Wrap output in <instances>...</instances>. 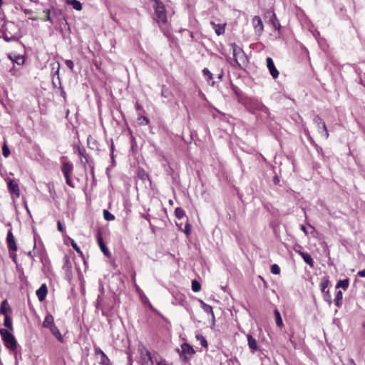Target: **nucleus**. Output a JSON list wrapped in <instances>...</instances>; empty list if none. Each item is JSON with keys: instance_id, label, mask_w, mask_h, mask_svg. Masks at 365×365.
I'll return each instance as SVG.
<instances>
[{"instance_id": "obj_58", "label": "nucleus", "mask_w": 365, "mask_h": 365, "mask_svg": "<svg viewBox=\"0 0 365 365\" xmlns=\"http://www.w3.org/2000/svg\"><path fill=\"white\" fill-rule=\"evenodd\" d=\"M222 76H223V72H221V73L218 75V78H219L220 80H221V79H222Z\"/></svg>"}, {"instance_id": "obj_25", "label": "nucleus", "mask_w": 365, "mask_h": 365, "mask_svg": "<svg viewBox=\"0 0 365 365\" xmlns=\"http://www.w3.org/2000/svg\"><path fill=\"white\" fill-rule=\"evenodd\" d=\"M349 278H346L344 279L339 280L336 285V288L338 289V288L341 287L344 290H346L349 287Z\"/></svg>"}, {"instance_id": "obj_46", "label": "nucleus", "mask_w": 365, "mask_h": 365, "mask_svg": "<svg viewBox=\"0 0 365 365\" xmlns=\"http://www.w3.org/2000/svg\"><path fill=\"white\" fill-rule=\"evenodd\" d=\"M4 39L6 41V42H10L13 40H16V38L15 36H8L7 35H4Z\"/></svg>"}, {"instance_id": "obj_2", "label": "nucleus", "mask_w": 365, "mask_h": 365, "mask_svg": "<svg viewBox=\"0 0 365 365\" xmlns=\"http://www.w3.org/2000/svg\"><path fill=\"white\" fill-rule=\"evenodd\" d=\"M232 49L233 59L230 62L231 65L234 67H240L241 62H244L246 56L242 49L237 46L235 43L231 44Z\"/></svg>"}, {"instance_id": "obj_24", "label": "nucleus", "mask_w": 365, "mask_h": 365, "mask_svg": "<svg viewBox=\"0 0 365 365\" xmlns=\"http://www.w3.org/2000/svg\"><path fill=\"white\" fill-rule=\"evenodd\" d=\"M342 299H343L342 292L341 290L337 291L334 302V304L339 308L341 307V306L342 305Z\"/></svg>"}, {"instance_id": "obj_28", "label": "nucleus", "mask_w": 365, "mask_h": 365, "mask_svg": "<svg viewBox=\"0 0 365 365\" xmlns=\"http://www.w3.org/2000/svg\"><path fill=\"white\" fill-rule=\"evenodd\" d=\"M329 284V280L328 278L324 277L322 279L319 284L322 292H325L327 290V288L328 287Z\"/></svg>"}, {"instance_id": "obj_10", "label": "nucleus", "mask_w": 365, "mask_h": 365, "mask_svg": "<svg viewBox=\"0 0 365 365\" xmlns=\"http://www.w3.org/2000/svg\"><path fill=\"white\" fill-rule=\"evenodd\" d=\"M266 61L267 66L271 76H272L273 78H277L279 76V73L277 68L275 67L272 58L270 57H267Z\"/></svg>"}, {"instance_id": "obj_14", "label": "nucleus", "mask_w": 365, "mask_h": 365, "mask_svg": "<svg viewBox=\"0 0 365 365\" xmlns=\"http://www.w3.org/2000/svg\"><path fill=\"white\" fill-rule=\"evenodd\" d=\"M252 25L256 31L261 33L264 29L262 21L259 16H255L252 20Z\"/></svg>"}, {"instance_id": "obj_30", "label": "nucleus", "mask_w": 365, "mask_h": 365, "mask_svg": "<svg viewBox=\"0 0 365 365\" xmlns=\"http://www.w3.org/2000/svg\"><path fill=\"white\" fill-rule=\"evenodd\" d=\"M175 216L178 219L180 220V219L183 218V217L185 216V212L182 208L179 207L175 208Z\"/></svg>"}, {"instance_id": "obj_38", "label": "nucleus", "mask_w": 365, "mask_h": 365, "mask_svg": "<svg viewBox=\"0 0 365 365\" xmlns=\"http://www.w3.org/2000/svg\"><path fill=\"white\" fill-rule=\"evenodd\" d=\"M271 272L274 274H280V268L276 264H274L271 266Z\"/></svg>"}, {"instance_id": "obj_21", "label": "nucleus", "mask_w": 365, "mask_h": 365, "mask_svg": "<svg viewBox=\"0 0 365 365\" xmlns=\"http://www.w3.org/2000/svg\"><path fill=\"white\" fill-rule=\"evenodd\" d=\"M66 3L76 11H81L83 9L81 3L78 0H66Z\"/></svg>"}, {"instance_id": "obj_45", "label": "nucleus", "mask_w": 365, "mask_h": 365, "mask_svg": "<svg viewBox=\"0 0 365 365\" xmlns=\"http://www.w3.org/2000/svg\"><path fill=\"white\" fill-rule=\"evenodd\" d=\"M307 138L309 140V142L311 143V144L313 145L317 149H318V148L319 149H321V148H319L318 146V145L316 143V142L314 141V140L313 139V138L312 136L308 137Z\"/></svg>"}, {"instance_id": "obj_39", "label": "nucleus", "mask_w": 365, "mask_h": 365, "mask_svg": "<svg viewBox=\"0 0 365 365\" xmlns=\"http://www.w3.org/2000/svg\"><path fill=\"white\" fill-rule=\"evenodd\" d=\"M2 153L3 155L6 158H7L10 154V150L6 143H4L2 147Z\"/></svg>"}, {"instance_id": "obj_26", "label": "nucleus", "mask_w": 365, "mask_h": 365, "mask_svg": "<svg viewBox=\"0 0 365 365\" xmlns=\"http://www.w3.org/2000/svg\"><path fill=\"white\" fill-rule=\"evenodd\" d=\"M270 21L273 26V27L276 29V30H278L279 31L280 28H281V25H280V23H279V19L277 18V16L275 14H273L271 19H270Z\"/></svg>"}, {"instance_id": "obj_53", "label": "nucleus", "mask_w": 365, "mask_h": 365, "mask_svg": "<svg viewBox=\"0 0 365 365\" xmlns=\"http://www.w3.org/2000/svg\"><path fill=\"white\" fill-rule=\"evenodd\" d=\"M349 365H356L353 359H349Z\"/></svg>"}, {"instance_id": "obj_56", "label": "nucleus", "mask_w": 365, "mask_h": 365, "mask_svg": "<svg viewBox=\"0 0 365 365\" xmlns=\"http://www.w3.org/2000/svg\"><path fill=\"white\" fill-rule=\"evenodd\" d=\"M4 24V21L3 19L0 16V28L1 26H3Z\"/></svg>"}, {"instance_id": "obj_12", "label": "nucleus", "mask_w": 365, "mask_h": 365, "mask_svg": "<svg viewBox=\"0 0 365 365\" xmlns=\"http://www.w3.org/2000/svg\"><path fill=\"white\" fill-rule=\"evenodd\" d=\"M141 358L143 365H148V362H150L153 365V357L151 353L148 349L145 348L143 349V351H141Z\"/></svg>"}, {"instance_id": "obj_59", "label": "nucleus", "mask_w": 365, "mask_h": 365, "mask_svg": "<svg viewBox=\"0 0 365 365\" xmlns=\"http://www.w3.org/2000/svg\"><path fill=\"white\" fill-rule=\"evenodd\" d=\"M29 19L31 20H34V21H36L38 19L36 17H29Z\"/></svg>"}, {"instance_id": "obj_13", "label": "nucleus", "mask_w": 365, "mask_h": 365, "mask_svg": "<svg viewBox=\"0 0 365 365\" xmlns=\"http://www.w3.org/2000/svg\"><path fill=\"white\" fill-rule=\"evenodd\" d=\"M48 289L46 284H41V286L36 290V294L40 302H43L47 295Z\"/></svg>"}, {"instance_id": "obj_51", "label": "nucleus", "mask_w": 365, "mask_h": 365, "mask_svg": "<svg viewBox=\"0 0 365 365\" xmlns=\"http://www.w3.org/2000/svg\"><path fill=\"white\" fill-rule=\"evenodd\" d=\"M157 365H169L167 364L166 361L165 359H161Z\"/></svg>"}, {"instance_id": "obj_17", "label": "nucleus", "mask_w": 365, "mask_h": 365, "mask_svg": "<svg viewBox=\"0 0 365 365\" xmlns=\"http://www.w3.org/2000/svg\"><path fill=\"white\" fill-rule=\"evenodd\" d=\"M9 58L15 63L21 66L25 62L24 56L16 53H11L9 55Z\"/></svg>"}, {"instance_id": "obj_63", "label": "nucleus", "mask_w": 365, "mask_h": 365, "mask_svg": "<svg viewBox=\"0 0 365 365\" xmlns=\"http://www.w3.org/2000/svg\"><path fill=\"white\" fill-rule=\"evenodd\" d=\"M274 181H278L277 178H274Z\"/></svg>"}, {"instance_id": "obj_5", "label": "nucleus", "mask_w": 365, "mask_h": 365, "mask_svg": "<svg viewBox=\"0 0 365 365\" xmlns=\"http://www.w3.org/2000/svg\"><path fill=\"white\" fill-rule=\"evenodd\" d=\"M313 121L317 125L319 133H322V135L324 137V138L327 140L329 138V134L326 123L323 119L317 115L314 117Z\"/></svg>"}, {"instance_id": "obj_35", "label": "nucleus", "mask_w": 365, "mask_h": 365, "mask_svg": "<svg viewBox=\"0 0 365 365\" xmlns=\"http://www.w3.org/2000/svg\"><path fill=\"white\" fill-rule=\"evenodd\" d=\"M196 338L200 341V344L204 347H207V341L206 339L201 334L196 335Z\"/></svg>"}, {"instance_id": "obj_44", "label": "nucleus", "mask_w": 365, "mask_h": 365, "mask_svg": "<svg viewBox=\"0 0 365 365\" xmlns=\"http://www.w3.org/2000/svg\"><path fill=\"white\" fill-rule=\"evenodd\" d=\"M64 259H65L64 267H67L68 269L71 268V264L69 258L67 256H66L64 257Z\"/></svg>"}, {"instance_id": "obj_64", "label": "nucleus", "mask_w": 365, "mask_h": 365, "mask_svg": "<svg viewBox=\"0 0 365 365\" xmlns=\"http://www.w3.org/2000/svg\"><path fill=\"white\" fill-rule=\"evenodd\" d=\"M81 163H83V164H84V165H86V162H85V163H83V161H81Z\"/></svg>"}, {"instance_id": "obj_27", "label": "nucleus", "mask_w": 365, "mask_h": 365, "mask_svg": "<svg viewBox=\"0 0 365 365\" xmlns=\"http://www.w3.org/2000/svg\"><path fill=\"white\" fill-rule=\"evenodd\" d=\"M137 175L142 180H146L149 178L148 174L143 168H138Z\"/></svg>"}, {"instance_id": "obj_23", "label": "nucleus", "mask_w": 365, "mask_h": 365, "mask_svg": "<svg viewBox=\"0 0 365 365\" xmlns=\"http://www.w3.org/2000/svg\"><path fill=\"white\" fill-rule=\"evenodd\" d=\"M274 317H275L276 325L278 327L282 328L284 326V324L282 322V319L280 312H279L278 309H274Z\"/></svg>"}, {"instance_id": "obj_15", "label": "nucleus", "mask_w": 365, "mask_h": 365, "mask_svg": "<svg viewBox=\"0 0 365 365\" xmlns=\"http://www.w3.org/2000/svg\"><path fill=\"white\" fill-rule=\"evenodd\" d=\"M210 24H211L212 29L215 30V34L217 36H220V35L225 34V27L227 25L226 23L221 24H216L214 21H211Z\"/></svg>"}, {"instance_id": "obj_43", "label": "nucleus", "mask_w": 365, "mask_h": 365, "mask_svg": "<svg viewBox=\"0 0 365 365\" xmlns=\"http://www.w3.org/2000/svg\"><path fill=\"white\" fill-rule=\"evenodd\" d=\"M65 63L71 71L73 70L74 64L71 60H66Z\"/></svg>"}, {"instance_id": "obj_33", "label": "nucleus", "mask_w": 365, "mask_h": 365, "mask_svg": "<svg viewBox=\"0 0 365 365\" xmlns=\"http://www.w3.org/2000/svg\"><path fill=\"white\" fill-rule=\"evenodd\" d=\"M103 217H104L105 220H106L108 221H111V220H115V216L113 214H111L109 211H108L107 210H103Z\"/></svg>"}, {"instance_id": "obj_16", "label": "nucleus", "mask_w": 365, "mask_h": 365, "mask_svg": "<svg viewBox=\"0 0 365 365\" xmlns=\"http://www.w3.org/2000/svg\"><path fill=\"white\" fill-rule=\"evenodd\" d=\"M296 252L299 254L304 259V261L309 264L311 267L314 265V262L309 253L302 252L301 250H296Z\"/></svg>"}, {"instance_id": "obj_8", "label": "nucleus", "mask_w": 365, "mask_h": 365, "mask_svg": "<svg viewBox=\"0 0 365 365\" xmlns=\"http://www.w3.org/2000/svg\"><path fill=\"white\" fill-rule=\"evenodd\" d=\"M94 354L96 356L101 355V361L100 364L101 365H109L111 364L110 360L107 356V355L103 352V351L98 346L94 347Z\"/></svg>"}, {"instance_id": "obj_62", "label": "nucleus", "mask_w": 365, "mask_h": 365, "mask_svg": "<svg viewBox=\"0 0 365 365\" xmlns=\"http://www.w3.org/2000/svg\"><path fill=\"white\" fill-rule=\"evenodd\" d=\"M135 274H134L133 276V280H135Z\"/></svg>"}, {"instance_id": "obj_9", "label": "nucleus", "mask_w": 365, "mask_h": 365, "mask_svg": "<svg viewBox=\"0 0 365 365\" xmlns=\"http://www.w3.org/2000/svg\"><path fill=\"white\" fill-rule=\"evenodd\" d=\"M8 189L9 192L15 195L16 198L20 196V189L19 184L14 180H10L8 182Z\"/></svg>"}, {"instance_id": "obj_37", "label": "nucleus", "mask_w": 365, "mask_h": 365, "mask_svg": "<svg viewBox=\"0 0 365 365\" xmlns=\"http://www.w3.org/2000/svg\"><path fill=\"white\" fill-rule=\"evenodd\" d=\"M323 293H324V300L326 302H327L329 303V304H331L332 301H331V296L329 290L327 289L325 292H323Z\"/></svg>"}, {"instance_id": "obj_50", "label": "nucleus", "mask_w": 365, "mask_h": 365, "mask_svg": "<svg viewBox=\"0 0 365 365\" xmlns=\"http://www.w3.org/2000/svg\"><path fill=\"white\" fill-rule=\"evenodd\" d=\"M23 11L25 14H31L33 13V11L31 9H23Z\"/></svg>"}, {"instance_id": "obj_29", "label": "nucleus", "mask_w": 365, "mask_h": 365, "mask_svg": "<svg viewBox=\"0 0 365 365\" xmlns=\"http://www.w3.org/2000/svg\"><path fill=\"white\" fill-rule=\"evenodd\" d=\"M4 325L6 327H7L9 330H13L12 320L11 318L8 314H6L4 317Z\"/></svg>"}, {"instance_id": "obj_55", "label": "nucleus", "mask_w": 365, "mask_h": 365, "mask_svg": "<svg viewBox=\"0 0 365 365\" xmlns=\"http://www.w3.org/2000/svg\"><path fill=\"white\" fill-rule=\"evenodd\" d=\"M304 133L307 138L311 136L310 133L308 129H304Z\"/></svg>"}, {"instance_id": "obj_49", "label": "nucleus", "mask_w": 365, "mask_h": 365, "mask_svg": "<svg viewBox=\"0 0 365 365\" xmlns=\"http://www.w3.org/2000/svg\"><path fill=\"white\" fill-rule=\"evenodd\" d=\"M357 274L361 277H365V269L358 272Z\"/></svg>"}, {"instance_id": "obj_19", "label": "nucleus", "mask_w": 365, "mask_h": 365, "mask_svg": "<svg viewBox=\"0 0 365 365\" xmlns=\"http://www.w3.org/2000/svg\"><path fill=\"white\" fill-rule=\"evenodd\" d=\"M55 324L53 317L51 314H47L43 322V327L49 328Z\"/></svg>"}, {"instance_id": "obj_34", "label": "nucleus", "mask_w": 365, "mask_h": 365, "mask_svg": "<svg viewBox=\"0 0 365 365\" xmlns=\"http://www.w3.org/2000/svg\"><path fill=\"white\" fill-rule=\"evenodd\" d=\"M43 13L45 14V18L43 19V21H49L51 24H53V21L51 17V11L49 9H45L43 10Z\"/></svg>"}, {"instance_id": "obj_7", "label": "nucleus", "mask_w": 365, "mask_h": 365, "mask_svg": "<svg viewBox=\"0 0 365 365\" xmlns=\"http://www.w3.org/2000/svg\"><path fill=\"white\" fill-rule=\"evenodd\" d=\"M6 242L9 252H16L17 250V246L14 236L12 233L11 230L8 231L6 237Z\"/></svg>"}, {"instance_id": "obj_20", "label": "nucleus", "mask_w": 365, "mask_h": 365, "mask_svg": "<svg viewBox=\"0 0 365 365\" xmlns=\"http://www.w3.org/2000/svg\"><path fill=\"white\" fill-rule=\"evenodd\" d=\"M0 312L2 314H4V316H6V314H8L9 312H11V308L10 307L6 299H4L1 302Z\"/></svg>"}, {"instance_id": "obj_54", "label": "nucleus", "mask_w": 365, "mask_h": 365, "mask_svg": "<svg viewBox=\"0 0 365 365\" xmlns=\"http://www.w3.org/2000/svg\"><path fill=\"white\" fill-rule=\"evenodd\" d=\"M53 14L54 16H57L58 14H61V11L58 9H53Z\"/></svg>"}, {"instance_id": "obj_3", "label": "nucleus", "mask_w": 365, "mask_h": 365, "mask_svg": "<svg viewBox=\"0 0 365 365\" xmlns=\"http://www.w3.org/2000/svg\"><path fill=\"white\" fill-rule=\"evenodd\" d=\"M0 335L4 341L5 346L11 351H15L17 348V343L14 336L7 329H1Z\"/></svg>"}, {"instance_id": "obj_31", "label": "nucleus", "mask_w": 365, "mask_h": 365, "mask_svg": "<svg viewBox=\"0 0 365 365\" xmlns=\"http://www.w3.org/2000/svg\"><path fill=\"white\" fill-rule=\"evenodd\" d=\"M202 73L205 78H206L207 81L210 83V81L212 80V73L207 68H205L202 70Z\"/></svg>"}, {"instance_id": "obj_11", "label": "nucleus", "mask_w": 365, "mask_h": 365, "mask_svg": "<svg viewBox=\"0 0 365 365\" xmlns=\"http://www.w3.org/2000/svg\"><path fill=\"white\" fill-rule=\"evenodd\" d=\"M97 242H98V245L101 250L102 251V252L106 257H110L111 254H110V251L108 250V249L107 248V247L106 246V245L103 242V237L101 236V233H98L97 235Z\"/></svg>"}, {"instance_id": "obj_40", "label": "nucleus", "mask_w": 365, "mask_h": 365, "mask_svg": "<svg viewBox=\"0 0 365 365\" xmlns=\"http://www.w3.org/2000/svg\"><path fill=\"white\" fill-rule=\"evenodd\" d=\"M138 120L140 125H148L149 123V119L145 116H140L138 118Z\"/></svg>"}, {"instance_id": "obj_36", "label": "nucleus", "mask_w": 365, "mask_h": 365, "mask_svg": "<svg viewBox=\"0 0 365 365\" xmlns=\"http://www.w3.org/2000/svg\"><path fill=\"white\" fill-rule=\"evenodd\" d=\"M71 244L72 247L77 252V253L79 254L81 257H83V252L81 250L80 247L77 245V244L73 240H71Z\"/></svg>"}, {"instance_id": "obj_18", "label": "nucleus", "mask_w": 365, "mask_h": 365, "mask_svg": "<svg viewBox=\"0 0 365 365\" xmlns=\"http://www.w3.org/2000/svg\"><path fill=\"white\" fill-rule=\"evenodd\" d=\"M50 329V331L51 332V334L60 341V342H63V337L62 336V334H61L59 329H58V327L56 326V324H54L53 326L51 327L48 328Z\"/></svg>"}, {"instance_id": "obj_41", "label": "nucleus", "mask_w": 365, "mask_h": 365, "mask_svg": "<svg viewBox=\"0 0 365 365\" xmlns=\"http://www.w3.org/2000/svg\"><path fill=\"white\" fill-rule=\"evenodd\" d=\"M203 304V309L207 313H211L212 316H214L212 307L210 305L206 304L205 303Z\"/></svg>"}, {"instance_id": "obj_32", "label": "nucleus", "mask_w": 365, "mask_h": 365, "mask_svg": "<svg viewBox=\"0 0 365 365\" xmlns=\"http://www.w3.org/2000/svg\"><path fill=\"white\" fill-rule=\"evenodd\" d=\"M192 289L194 292H199L201 290L200 283L196 279L192 281Z\"/></svg>"}, {"instance_id": "obj_42", "label": "nucleus", "mask_w": 365, "mask_h": 365, "mask_svg": "<svg viewBox=\"0 0 365 365\" xmlns=\"http://www.w3.org/2000/svg\"><path fill=\"white\" fill-rule=\"evenodd\" d=\"M78 155L81 156V157H83L85 158L86 160V163H88V158H87V156L85 154V150L84 149H81L80 148H78Z\"/></svg>"}, {"instance_id": "obj_22", "label": "nucleus", "mask_w": 365, "mask_h": 365, "mask_svg": "<svg viewBox=\"0 0 365 365\" xmlns=\"http://www.w3.org/2000/svg\"><path fill=\"white\" fill-rule=\"evenodd\" d=\"M247 341H248V346L249 347L255 351L257 349V341L255 338L252 337V336L251 334H248L247 336Z\"/></svg>"}, {"instance_id": "obj_52", "label": "nucleus", "mask_w": 365, "mask_h": 365, "mask_svg": "<svg viewBox=\"0 0 365 365\" xmlns=\"http://www.w3.org/2000/svg\"><path fill=\"white\" fill-rule=\"evenodd\" d=\"M300 230L302 231H303L306 235H307V228H306V227L304 225H301L300 226Z\"/></svg>"}, {"instance_id": "obj_1", "label": "nucleus", "mask_w": 365, "mask_h": 365, "mask_svg": "<svg viewBox=\"0 0 365 365\" xmlns=\"http://www.w3.org/2000/svg\"><path fill=\"white\" fill-rule=\"evenodd\" d=\"M153 7L155 11V20L165 34H166V31L163 29V26L168 22L165 6L163 2H160L159 4L153 5Z\"/></svg>"}, {"instance_id": "obj_6", "label": "nucleus", "mask_w": 365, "mask_h": 365, "mask_svg": "<svg viewBox=\"0 0 365 365\" xmlns=\"http://www.w3.org/2000/svg\"><path fill=\"white\" fill-rule=\"evenodd\" d=\"M182 354L180 358L184 363H187L189 360V357L187 355L192 356L195 353L194 349L187 343H183L181 345Z\"/></svg>"}, {"instance_id": "obj_61", "label": "nucleus", "mask_w": 365, "mask_h": 365, "mask_svg": "<svg viewBox=\"0 0 365 365\" xmlns=\"http://www.w3.org/2000/svg\"><path fill=\"white\" fill-rule=\"evenodd\" d=\"M3 5V0H0V7Z\"/></svg>"}, {"instance_id": "obj_48", "label": "nucleus", "mask_w": 365, "mask_h": 365, "mask_svg": "<svg viewBox=\"0 0 365 365\" xmlns=\"http://www.w3.org/2000/svg\"><path fill=\"white\" fill-rule=\"evenodd\" d=\"M185 233H186L187 235H189L190 232V225L189 223H187L185 226V230H184Z\"/></svg>"}, {"instance_id": "obj_57", "label": "nucleus", "mask_w": 365, "mask_h": 365, "mask_svg": "<svg viewBox=\"0 0 365 365\" xmlns=\"http://www.w3.org/2000/svg\"><path fill=\"white\" fill-rule=\"evenodd\" d=\"M141 108H142L141 106L138 103H137L136 105H135V108L137 110H140Z\"/></svg>"}, {"instance_id": "obj_4", "label": "nucleus", "mask_w": 365, "mask_h": 365, "mask_svg": "<svg viewBox=\"0 0 365 365\" xmlns=\"http://www.w3.org/2000/svg\"><path fill=\"white\" fill-rule=\"evenodd\" d=\"M73 170V165L70 162H62L61 166V170L63 173L64 178L66 179V184L71 187L73 188L74 185L71 179L72 173Z\"/></svg>"}, {"instance_id": "obj_47", "label": "nucleus", "mask_w": 365, "mask_h": 365, "mask_svg": "<svg viewBox=\"0 0 365 365\" xmlns=\"http://www.w3.org/2000/svg\"><path fill=\"white\" fill-rule=\"evenodd\" d=\"M57 228H58V230L61 232H63L64 231V228L63 227V225L61 222V221H58L57 222Z\"/></svg>"}, {"instance_id": "obj_60", "label": "nucleus", "mask_w": 365, "mask_h": 365, "mask_svg": "<svg viewBox=\"0 0 365 365\" xmlns=\"http://www.w3.org/2000/svg\"><path fill=\"white\" fill-rule=\"evenodd\" d=\"M168 202H169V204H170V205H173V201L172 200H170L168 201Z\"/></svg>"}]
</instances>
